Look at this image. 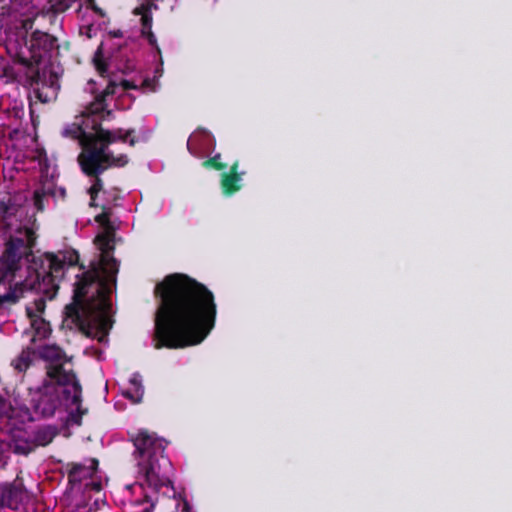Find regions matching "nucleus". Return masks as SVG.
Wrapping results in <instances>:
<instances>
[{"label":"nucleus","instance_id":"1","mask_svg":"<svg viewBox=\"0 0 512 512\" xmlns=\"http://www.w3.org/2000/svg\"><path fill=\"white\" fill-rule=\"evenodd\" d=\"M162 63L154 70L153 77L139 75L131 79H121L119 83L108 80L102 94L86 107L79 121L66 125L62 130L64 137L77 140L82 152L78 161L82 171L95 177L88 190L91 206H101L103 212L95 220L104 228L94 244L98 251L97 257L90 261L89 267L73 264L71 266L73 282V302L66 306L67 317L87 337L107 344L108 334L112 328L113 308L112 293L116 287L119 263L113 257L114 228L111 223V209L118 200V191H102V183L98 175L111 166L122 167L128 162L124 154L114 156L110 149L117 142L129 143L133 146L147 136L134 135L135 130L121 128L105 130L100 122L109 119L112 111L108 108V97L129 89L156 91L158 78L162 76Z\"/></svg>","mask_w":512,"mask_h":512},{"label":"nucleus","instance_id":"2","mask_svg":"<svg viewBox=\"0 0 512 512\" xmlns=\"http://www.w3.org/2000/svg\"><path fill=\"white\" fill-rule=\"evenodd\" d=\"M132 441L136 481L126 485L118 499L122 512H151L155 505L154 495L162 489L164 495L173 498L175 510L172 512H194L187 496L177 493L172 486L173 468L164 454L165 441L146 431H139ZM97 466V460L89 459L72 467L69 472L72 502L66 512H108L101 495L106 479Z\"/></svg>","mask_w":512,"mask_h":512},{"label":"nucleus","instance_id":"3","mask_svg":"<svg viewBox=\"0 0 512 512\" xmlns=\"http://www.w3.org/2000/svg\"><path fill=\"white\" fill-rule=\"evenodd\" d=\"M155 294L160 298L155 313L156 349L198 345L213 329L216 304L204 285L184 274H171L156 285Z\"/></svg>","mask_w":512,"mask_h":512},{"label":"nucleus","instance_id":"4","mask_svg":"<svg viewBox=\"0 0 512 512\" xmlns=\"http://www.w3.org/2000/svg\"><path fill=\"white\" fill-rule=\"evenodd\" d=\"M28 291H35L38 296L26 306V313L30 321V331H25L23 335L30 338V344L22 350L20 355L11 362L14 370L21 374L25 372L33 360L39 357L47 363V376L46 378L63 379L68 376L77 380L72 371L69 359L64 351L57 345H42L36 346L37 341L46 339L51 333V327L42 314L46 307V299H53L48 297L43 292L36 289H28Z\"/></svg>","mask_w":512,"mask_h":512},{"label":"nucleus","instance_id":"5","mask_svg":"<svg viewBox=\"0 0 512 512\" xmlns=\"http://www.w3.org/2000/svg\"><path fill=\"white\" fill-rule=\"evenodd\" d=\"M63 379L45 378L42 385L30 389V409L27 418H47L66 411L69 420L80 425L84 411L81 409V386L71 376Z\"/></svg>","mask_w":512,"mask_h":512},{"label":"nucleus","instance_id":"6","mask_svg":"<svg viewBox=\"0 0 512 512\" xmlns=\"http://www.w3.org/2000/svg\"><path fill=\"white\" fill-rule=\"evenodd\" d=\"M215 140L213 136L206 130H196L193 132L187 141V148L189 152L199 158L205 160L204 164H208L211 167L220 170L224 166L220 162V154L213 153Z\"/></svg>","mask_w":512,"mask_h":512},{"label":"nucleus","instance_id":"7","mask_svg":"<svg viewBox=\"0 0 512 512\" xmlns=\"http://www.w3.org/2000/svg\"><path fill=\"white\" fill-rule=\"evenodd\" d=\"M29 500L30 496L28 491L19 481L7 483L0 487V508L19 510L21 507H24Z\"/></svg>","mask_w":512,"mask_h":512},{"label":"nucleus","instance_id":"8","mask_svg":"<svg viewBox=\"0 0 512 512\" xmlns=\"http://www.w3.org/2000/svg\"><path fill=\"white\" fill-rule=\"evenodd\" d=\"M155 0H143L139 6L134 9L135 16L139 17V22L142 25V35L147 39L148 43L156 49L159 54L160 49L157 45V40L153 32L151 31L152 26V10L157 9Z\"/></svg>","mask_w":512,"mask_h":512},{"label":"nucleus","instance_id":"9","mask_svg":"<svg viewBox=\"0 0 512 512\" xmlns=\"http://www.w3.org/2000/svg\"><path fill=\"white\" fill-rule=\"evenodd\" d=\"M12 450L17 454L27 455L35 449L34 442L28 430H19L13 434Z\"/></svg>","mask_w":512,"mask_h":512},{"label":"nucleus","instance_id":"10","mask_svg":"<svg viewBox=\"0 0 512 512\" xmlns=\"http://www.w3.org/2000/svg\"><path fill=\"white\" fill-rule=\"evenodd\" d=\"M144 394L142 377L139 373H133L129 378L128 387L123 390V396L132 403H139Z\"/></svg>","mask_w":512,"mask_h":512},{"label":"nucleus","instance_id":"11","mask_svg":"<svg viewBox=\"0 0 512 512\" xmlns=\"http://www.w3.org/2000/svg\"><path fill=\"white\" fill-rule=\"evenodd\" d=\"M34 442L35 448L49 444L56 435L51 426H42L29 431Z\"/></svg>","mask_w":512,"mask_h":512},{"label":"nucleus","instance_id":"12","mask_svg":"<svg viewBox=\"0 0 512 512\" xmlns=\"http://www.w3.org/2000/svg\"><path fill=\"white\" fill-rule=\"evenodd\" d=\"M232 170V175L227 176L222 180V191L227 195L239 190L240 188L239 183L241 182V177L237 175L235 167H232Z\"/></svg>","mask_w":512,"mask_h":512},{"label":"nucleus","instance_id":"13","mask_svg":"<svg viewBox=\"0 0 512 512\" xmlns=\"http://www.w3.org/2000/svg\"><path fill=\"white\" fill-rule=\"evenodd\" d=\"M15 416V409L0 396V418L13 419Z\"/></svg>","mask_w":512,"mask_h":512},{"label":"nucleus","instance_id":"14","mask_svg":"<svg viewBox=\"0 0 512 512\" xmlns=\"http://www.w3.org/2000/svg\"><path fill=\"white\" fill-rule=\"evenodd\" d=\"M94 63H95V67L97 69V71L99 72V74L104 77L105 73L107 72V67L105 66V64L101 61L100 57H99V51L96 53L95 55V58H94Z\"/></svg>","mask_w":512,"mask_h":512},{"label":"nucleus","instance_id":"15","mask_svg":"<svg viewBox=\"0 0 512 512\" xmlns=\"http://www.w3.org/2000/svg\"><path fill=\"white\" fill-rule=\"evenodd\" d=\"M11 156L7 155V149L3 148V139H0V159L7 158L9 159Z\"/></svg>","mask_w":512,"mask_h":512},{"label":"nucleus","instance_id":"16","mask_svg":"<svg viewBox=\"0 0 512 512\" xmlns=\"http://www.w3.org/2000/svg\"><path fill=\"white\" fill-rule=\"evenodd\" d=\"M85 5L87 6V8L89 9H92L94 10L95 12H98L99 10L97 9V7L95 6V2L94 0H85Z\"/></svg>","mask_w":512,"mask_h":512},{"label":"nucleus","instance_id":"17","mask_svg":"<svg viewBox=\"0 0 512 512\" xmlns=\"http://www.w3.org/2000/svg\"><path fill=\"white\" fill-rule=\"evenodd\" d=\"M95 82L93 80H89L86 86V90H89L91 93L95 92Z\"/></svg>","mask_w":512,"mask_h":512},{"label":"nucleus","instance_id":"18","mask_svg":"<svg viewBox=\"0 0 512 512\" xmlns=\"http://www.w3.org/2000/svg\"><path fill=\"white\" fill-rule=\"evenodd\" d=\"M87 30H88V32H87V36H88L89 38H90V37H92V30H93V26H92V25L87 26Z\"/></svg>","mask_w":512,"mask_h":512},{"label":"nucleus","instance_id":"19","mask_svg":"<svg viewBox=\"0 0 512 512\" xmlns=\"http://www.w3.org/2000/svg\"><path fill=\"white\" fill-rule=\"evenodd\" d=\"M3 71H4L5 75L10 77L9 72H8V68L6 66H3Z\"/></svg>","mask_w":512,"mask_h":512},{"label":"nucleus","instance_id":"20","mask_svg":"<svg viewBox=\"0 0 512 512\" xmlns=\"http://www.w3.org/2000/svg\"><path fill=\"white\" fill-rule=\"evenodd\" d=\"M101 355H102V351H98V356H97V358H98V359H101Z\"/></svg>","mask_w":512,"mask_h":512}]
</instances>
